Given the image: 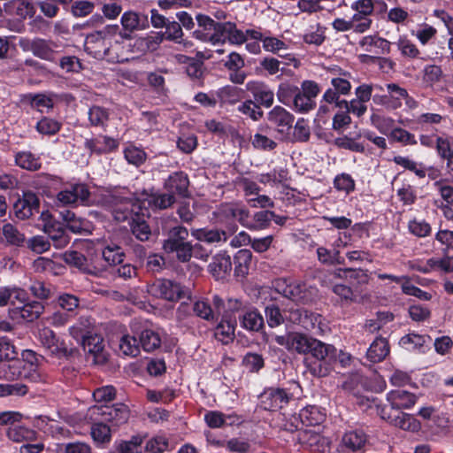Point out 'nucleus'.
<instances>
[{
  "label": "nucleus",
  "mask_w": 453,
  "mask_h": 453,
  "mask_svg": "<svg viewBox=\"0 0 453 453\" xmlns=\"http://www.w3.org/2000/svg\"><path fill=\"white\" fill-rule=\"evenodd\" d=\"M196 19L199 28L193 32V36L201 42L218 45L227 41L231 44L241 45L247 41L246 34L234 22H217L205 14H197Z\"/></svg>",
  "instance_id": "obj_1"
},
{
  "label": "nucleus",
  "mask_w": 453,
  "mask_h": 453,
  "mask_svg": "<svg viewBox=\"0 0 453 453\" xmlns=\"http://www.w3.org/2000/svg\"><path fill=\"white\" fill-rule=\"evenodd\" d=\"M274 341L288 351L297 354H311L314 358L323 357H332L334 353V346L326 344L319 340L310 337L304 334L292 332L285 335H276Z\"/></svg>",
  "instance_id": "obj_2"
},
{
  "label": "nucleus",
  "mask_w": 453,
  "mask_h": 453,
  "mask_svg": "<svg viewBox=\"0 0 453 453\" xmlns=\"http://www.w3.org/2000/svg\"><path fill=\"white\" fill-rule=\"evenodd\" d=\"M188 238V231L186 227L173 226L169 229L167 237L163 242L162 249L167 254L175 253L178 261L188 262L193 256V246Z\"/></svg>",
  "instance_id": "obj_3"
},
{
  "label": "nucleus",
  "mask_w": 453,
  "mask_h": 453,
  "mask_svg": "<svg viewBox=\"0 0 453 453\" xmlns=\"http://www.w3.org/2000/svg\"><path fill=\"white\" fill-rule=\"evenodd\" d=\"M0 380H25L29 382H39L42 380V375L33 363L16 358L0 361Z\"/></svg>",
  "instance_id": "obj_4"
},
{
  "label": "nucleus",
  "mask_w": 453,
  "mask_h": 453,
  "mask_svg": "<svg viewBox=\"0 0 453 453\" xmlns=\"http://www.w3.org/2000/svg\"><path fill=\"white\" fill-rule=\"evenodd\" d=\"M275 288L283 296L303 304L311 303L319 296L318 288L304 282L293 281L287 283L285 280H279L275 283Z\"/></svg>",
  "instance_id": "obj_5"
},
{
  "label": "nucleus",
  "mask_w": 453,
  "mask_h": 453,
  "mask_svg": "<svg viewBox=\"0 0 453 453\" xmlns=\"http://www.w3.org/2000/svg\"><path fill=\"white\" fill-rule=\"evenodd\" d=\"M118 26H107L104 29L93 32L86 36L85 51L96 59H105L108 46V36L115 34Z\"/></svg>",
  "instance_id": "obj_6"
},
{
  "label": "nucleus",
  "mask_w": 453,
  "mask_h": 453,
  "mask_svg": "<svg viewBox=\"0 0 453 453\" xmlns=\"http://www.w3.org/2000/svg\"><path fill=\"white\" fill-rule=\"evenodd\" d=\"M92 415L98 417L105 423H110L111 426H119L127 421L129 410L123 403L101 405L92 409Z\"/></svg>",
  "instance_id": "obj_7"
},
{
  "label": "nucleus",
  "mask_w": 453,
  "mask_h": 453,
  "mask_svg": "<svg viewBox=\"0 0 453 453\" xmlns=\"http://www.w3.org/2000/svg\"><path fill=\"white\" fill-rule=\"evenodd\" d=\"M150 292L160 298L174 302L189 295L188 290L179 283L166 280L158 279L150 287Z\"/></svg>",
  "instance_id": "obj_8"
},
{
  "label": "nucleus",
  "mask_w": 453,
  "mask_h": 453,
  "mask_svg": "<svg viewBox=\"0 0 453 453\" xmlns=\"http://www.w3.org/2000/svg\"><path fill=\"white\" fill-rule=\"evenodd\" d=\"M38 340L47 355L61 357L67 353L64 342L49 327H43L39 330Z\"/></svg>",
  "instance_id": "obj_9"
},
{
  "label": "nucleus",
  "mask_w": 453,
  "mask_h": 453,
  "mask_svg": "<svg viewBox=\"0 0 453 453\" xmlns=\"http://www.w3.org/2000/svg\"><path fill=\"white\" fill-rule=\"evenodd\" d=\"M225 309V302L219 296L212 297V306L208 301L198 300L193 304L194 313L207 321H215Z\"/></svg>",
  "instance_id": "obj_10"
},
{
  "label": "nucleus",
  "mask_w": 453,
  "mask_h": 453,
  "mask_svg": "<svg viewBox=\"0 0 453 453\" xmlns=\"http://www.w3.org/2000/svg\"><path fill=\"white\" fill-rule=\"evenodd\" d=\"M268 121L282 137H287L293 127L295 117L281 106H274L267 114Z\"/></svg>",
  "instance_id": "obj_11"
},
{
  "label": "nucleus",
  "mask_w": 453,
  "mask_h": 453,
  "mask_svg": "<svg viewBox=\"0 0 453 453\" xmlns=\"http://www.w3.org/2000/svg\"><path fill=\"white\" fill-rule=\"evenodd\" d=\"M89 191L85 184H72L57 195V202L64 206L85 202L89 197Z\"/></svg>",
  "instance_id": "obj_12"
},
{
  "label": "nucleus",
  "mask_w": 453,
  "mask_h": 453,
  "mask_svg": "<svg viewBox=\"0 0 453 453\" xmlns=\"http://www.w3.org/2000/svg\"><path fill=\"white\" fill-rule=\"evenodd\" d=\"M289 401L288 394L281 388L265 389L260 395V406L266 411L281 409Z\"/></svg>",
  "instance_id": "obj_13"
},
{
  "label": "nucleus",
  "mask_w": 453,
  "mask_h": 453,
  "mask_svg": "<svg viewBox=\"0 0 453 453\" xmlns=\"http://www.w3.org/2000/svg\"><path fill=\"white\" fill-rule=\"evenodd\" d=\"M38 210L39 199L31 191L24 192L22 197H19L13 204L14 213L19 219L30 218L35 212H38Z\"/></svg>",
  "instance_id": "obj_14"
},
{
  "label": "nucleus",
  "mask_w": 453,
  "mask_h": 453,
  "mask_svg": "<svg viewBox=\"0 0 453 453\" xmlns=\"http://www.w3.org/2000/svg\"><path fill=\"white\" fill-rule=\"evenodd\" d=\"M298 439L304 447L314 452L326 453L329 449V440L312 429L300 432Z\"/></svg>",
  "instance_id": "obj_15"
},
{
  "label": "nucleus",
  "mask_w": 453,
  "mask_h": 453,
  "mask_svg": "<svg viewBox=\"0 0 453 453\" xmlns=\"http://www.w3.org/2000/svg\"><path fill=\"white\" fill-rule=\"evenodd\" d=\"M237 231L236 224L227 226V230L222 229H197L193 234L200 242L207 243L226 242L229 236Z\"/></svg>",
  "instance_id": "obj_16"
},
{
  "label": "nucleus",
  "mask_w": 453,
  "mask_h": 453,
  "mask_svg": "<svg viewBox=\"0 0 453 453\" xmlns=\"http://www.w3.org/2000/svg\"><path fill=\"white\" fill-rule=\"evenodd\" d=\"M118 140L107 136L98 135L95 138L86 139L84 147L90 151L91 154L103 155L115 151L119 148Z\"/></svg>",
  "instance_id": "obj_17"
},
{
  "label": "nucleus",
  "mask_w": 453,
  "mask_h": 453,
  "mask_svg": "<svg viewBox=\"0 0 453 453\" xmlns=\"http://www.w3.org/2000/svg\"><path fill=\"white\" fill-rule=\"evenodd\" d=\"M24 50H30L34 56L46 60L54 62V50L50 47L49 42L42 38H35L32 41L27 40L20 42Z\"/></svg>",
  "instance_id": "obj_18"
},
{
  "label": "nucleus",
  "mask_w": 453,
  "mask_h": 453,
  "mask_svg": "<svg viewBox=\"0 0 453 453\" xmlns=\"http://www.w3.org/2000/svg\"><path fill=\"white\" fill-rule=\"evenodd\" d=\"M208 270L216 280L225 279L232 270L230 256L226 252L218 253L212 257V261L208 265Z\"/></svg>",
  "instance_id": "obj_19"
},
{
  "label": "nucleus",
  "mask_w": 453,
  "mask_h": 453,
  "mask_svg": "<svg viewBox=\"0 0 453 453\" xmlns=\"http://www.w3.org/2000/svg\"><path fill=\"white\" fill-rule=\"evenodd\" d=\"M82 347L85 352L93 356V362L103 364L106 357L104 353L103 338L97 334L88 335L82 340Z\"/></svg>",
  "instance_id": "obj_20"
},
{
  "label": "nucleus",
  "mask_w": 453,
  "mask_h": 453,
  "mask_svg": "<svg viewBox=\"0 0 453 453\" xmlns=\"http://www.w3.org/2000/svg\"><path fill=\"white\" fill-rule=\"evenodd\" d=\"M120 21L123 29L129 33L143 30L149 27L147 15L132 11L124 12Z\"/></svg>",
  "instance_id": "obj_21"
},
{
  "label": "nucleus",
  "mask_w": 453,
  "mask_h": 453,
  "mask_svg": "<svg viewBox=\"0 0 453 453\" xmlns=\"http://www.w3.org/2000/svg\"><path fill=\"white\" fill-rule=\"evenodd\" d=\"M387 399L395 411L410 409L417 402V397L414 394L402 389L390 391L387 395Z\"/></svg>",
  "instance_id": "obj_22"
},
{
  "label": "nucleus",
  "mask_w": 453,
  "mask_h": 453,
  "mask_svg": "<svg viewBox=\"0 0 453 453\" xmlns=\"http://www.w3.org/2000/svg\"><path fill=\"white\" fill-rule=\"evenodd\" d=\"M188 175L183 172H176L171 174L165 182V188L171 193H176L183 197L188 196Z\"/></svg>",
  "instance_id": "obj_23"
},
{
  "label": "nucleus",
  "mask_w": 453,
  "mask_h": 453,
  "mask_svg": "<svg viewBox=\"0 0 453 453\" xmlns=\"http://www.w3.org/2000/svg\"><path fill=\"white\" fill-rule=\"evenodd\" d=\"M359 46L364 50L377 55L388 54L390 51V42L376 35L364 36L359 42Z\"/></svg>",
  "instance_id": "obj_24"
},
{
  "label": "nucleus",
  "mask_w": 453,
  "mask_h": 453,
  "mask_svg": "<svg viewBox=\"0 0 453 453\" xmlns=\"http://www.w3.org/2000/svg\"><path fill=\"white\" fill-rule=\"evenodd\" d=\"M389 354V345L386 338L377 337L366 352L367 358L372 363L381 362Z\"/></svg>",
  "instance_id": "obj_25"
},
{
  "label": "nucleus",
  "mask_w": 453,
  "mask_h": 453,
  "mask_svg": "<svg viewBox=\"0 0 453 453\" xmlns=\"http://www.w3.org/2000/svg\"><path fill=\"white\" fill-rule=\"evenodd\" d=\"M44 307L40 302H32L24 303L21 307H17L14 311V317L20 318L24 321L31 322L39 318L42 313Z\"/></svg>",
  "instance_id": "obj_26"
},
{
  "label": "nucleus",
  "mask_w": 453,
  "mask_h": 453,
  "mask_svg": "<svg viewBox=\"0 0 453 453\" xmlns=\"http://www.w3.org/2000/svg\"><path fill=\"white\" fill-rule=\"evenodd\" d=\"M367 441V436L362 430H350L342 438V445L345 449L356 451L361 449Z\"/></svg>",
  "instance_id": "obj_27"
},
{
  "label": "nucleus",
  "mask_w": 453,
  "mask_h": 453,
  "mask_svg": "<svg viewBox=\"0 0 453 453\" xmlns=\"http://www.w3.org/2000/svg\"><path fill=\"white\" fill-rule=\"evenodd\" d=\"M27 298L26 291L19 288H0V306H5L9 303L15 305L16 302L24 303Z\"/></svg>",
  "instance_id": "obj_28"
},
{
  "label": "nucleus",
  "mask_w": 453,
  "mask_h": 453,
  "mask_svg": "<svg viewBox=\"0 0 453 453\" xmlns=\"http://www.w3.org/2000/svg\"><path fill=\"white\" fill-rule=\"evenodd\" d=\"M130 44L125 45L124 42L114 41L108 42L107 53L105 60L110 63H124L128 61V57L126 56V52L128 50Z\"/></svg>",
  "instance_id": "obj_29"
},
{
  "label": "nucleus",
  "mask_w": 453,
  "mask_h": 453,
  "mask_svg": "<svg viewBox=\"0 0 453 453\" xmlns=\"http://www.w3.org/2000/svg\"><path fill=\"white\" fill-rule=\"evenodd\" d=\"M235 320L222 318L214 331L215 338L223 344H228L234 341L235 331Z\"/></svg>",
  "instance_id": "obj_30"
},
{
  "label": "nucleus",
  "mask_w": 453,
  "mask_h": 453,
  "mask_svg": "<svg viewBox=\"0 0 453 453\" xmlns=\"http://www.w3.org/2000/svg\"><path fill=\"white\" fill-rule=\"evenodd\" d=\"M88 119L91 127L105 129L108 127L110 113L106 108L94 105L88 111Z\"/></svg>",
  "instance_id": "obj_31"
},
{
  "label": "nucleus",
  "mask_w": 453,
  "mask_h": 453,
  "mask_svg": "<svg viewBox=\"0 0 453 453\" xmlns=\"http://www.w3.org/2000/svg\"><path fill=\"white\" fill-rule=\"evenodd\" d=\"M248 88L251 91L255 101H257L259 104L269 108L273 105L274 101V94L273 92L263 83L256 84L252 87H248Z\"/></svg>",
  "instance_id": "obj_32"
},
{
  "label": "nucleus",
  "mask_w": 453,
  "mask_h": 453,
  "mask_svg": "<svg viewBox=\"0 0 453 453\" xmlns=\"http://www.w3.org/2000/svg\"><path fill=\"white\" fill-rule=\"evenodd\" d=\"M139 342L146 352H150L161 346L162 340L157 331L143 329L139 334Z\"/></svg>",
  "instance_id": "obj_33"
},
{
  "label": "nucleus",
  "mask_w": 453,
  "mask_h": 453,
  "mask_svg": "<svg viewBox=\"0 0 453 453\" xmlns=\"http://www.w3.org/2000/svg\"><path fill=\"white\" fill-rule=\"evenodd\" d=\"M15 163L18 166L28 171H37L42 167L40 157L30 151L18 152L15 155Z\"/></svg>",
  "instance_id": "obj_34"
},
{
  "label": "nucleus",
  "mask_w": 453,
  "mask_h": 453,
  "mask_svg": "<svg viewBox=\"0 0 453 453\" xmlns=\"http://www.w3.org/2000/svg\"><path fill=\"white\" fill-rule=\"evenodd\" d=\"M252 260V253L250 250L242 249L236 252L234 257V273L236 276H245Z\"/></svg>",
  "instance_id": "obj_35"
},
{
  "label": "nucleus",
  "mask_w": 453,
  "mask_h": 453,
  "mask_svg": "<svg viewBox=\"0 0 453 453\" xmlns=\"http://www.w3.org/2000/svg\"><path fill=\"white\" fill-rule=\"evenodd\" d=\"M111 429L101 418L91 426V436L96 444H106L111 440Z\"/></svg>",
  "instance_id": "obj_36"
},
{
  "label": "nucleus",
  "mask_w": 453,
  "mask_h": 453,
  "mask_svg": "<svg viewBox=\"0 0 453 453\" xmlns=\"http://www.w3.org/2000/svg\"><path fill=\"white\" fill-rule=\"evenodd\" d=\"M300 418L307 426H316L325 419V414L317 406H307L300 411Z\"/></svg>",
  "instance_id": "obj_37"
},
{
  "label": "nucleus",
  "mask_w": 453,
  "mask_h": 453,
  "mask_svg": "<svg viewBox=\"0 0 453 453\" xmlns=\"http://www.w3.org/2000/svg\"><path fill=\"white\" fill-rule=\"evenodd\" d=\"M240 323L243 328L257 332L264 326V319L258 311L251 310L240 317Z\"/></svg>",
  "instance_id": "obj_38"
},
{
  "label": "nucleus",
  "mask_w": 453,
  "mask_h": 453,
  "mask_svg": "<svg viewBox=\"0 0 453 453\" xmlns=\"http://www.w3.org/2000/svg\"><path fill=\"white\" fill-rule=\"evenodd\" d=\"M339 277H344L353 286H363L368 283L369 276L365 271L362 269H339Z\"/></svg>",
  "instance_id": "obj_39"
},
{
  "label": "nucleus",
  "mask_w": 453,
  "mask_h": 453,
  "mask_svg": "<svg viewBox=\"0 0 453 453\" xmlns=\"http://www.w3.org/2000/svg\"><path fill=\"white\" fill-rule=\"evenodd\" d=\"M7 436L10 440L15 442H21L23 441L34 440L35 433L32 429L17 424L9 426L7 430Z\"/></svg>",
  "instance_id": "obj_40"
},
{
  "label": "nucleus",
  "mask_w": 453,
  "mask_h": 453,
  "mask_svg": "<svg viewBox=\"0 0 453 453\" xmlns=\"http://www.w3.org/2000/svg\"><path fill=\"white\" fill-rule=\"evenodd\" d=\"M370 122L380 134L387 136L394 129L395 120L389 116L372 112L370 117Z\"/></svg>",
  "instance_id": "obj_41"
},
{
  "label": "nucleus",
  "mask_w": 453,
  "mask_h": 453,
  "mask_svg": "<svg viewBox=\"0 0 453 453\" xmlns=\"http://www.w3.org/2000/svg\"><path fill=\"white\" fill-rule=\"evenodd\" d=\"M392 425L410 432H418L420 429V423L418 420L408 413L400 411L397 412Z\"/></svg>",
  "instance_id": "obj_42"
},
{
  "label": "nucleus",
  "mask_w": 453,
  "mask_h": 453,
  "mask_svg": "<svg viewBox=\"0 0 453 453\" xmlns=\"http://www.w3.org/2000/svg\"><path fill=\"white\" fill-rule=\"evenodd\" d=\"M119 350L126 356L136 357L140 353V342L135 336L124 334L119 340Z\"/></svg>",
  "instance_id": "obj_43"
},
{
  "label": "nucleus",
  "mask_w": 453,
  "mask_h": 453,
  "mask_svg": "<svg viewBox=\"0 0 453 453\" xmlns=\"http://www.w3.org/2000/svg\"><path fill=\"white\" fill-rule=\"evenodd\" d=\"M308 371L315 377H326L334 369L332 361L326 357L316 358L307 365Z\"/></svg>",
  "instance_id": "obj_44"
},
{
  "label": "nucleus",
  "mask_w": 453,
  "mask_h": 453,
  "mask_svg": "<svg viewBox=\"0 0 453 453\" xmlns=\"http://www.w3.org/2000/svg\"><path fill=\"white\" fill-rule=\"evenodd\" d=\"M116 199L119 201V204L117 203L116 208L113 210L114 218L118 221H124L132 217L134 207L133 201L126 197H118Z\"/></svg>",
  "instance_id": "obj_45"
},
{
  "label": "nucleus",
  "mask_w": 453,
  "mask_h": 453,
  "mask_svg": "<svg viewBox=\"0 0 453 453\" xmlns=\"http://www.w3.org/2000/svg\"><path fill=\"white\" fill-rule=\"evenodd\" d=\"M299 88L290 83H280L279 85L276 96L278 100L286 106H291V104L296 97Z\"/></svg>",
  "instance_id": "obj_46"
},
{
  "label": "nucleus",
  "mask_w": 453,
  "mask_h": 453,
  "mask_svg": "<svg viewBox=\"0 0 453 453\" xmlns=\"http://www.w3.org/2000/svg\"><path fill=\"white\" fill-rule=\"evenodd\" d=\"M2 234L8 244L12 246H22L25 242V235L11 223L3 226Z\"/></svg>",
  "instance_id": "obj_47"
},
{
  "label": "nucleus",
  "mask_w": 453,
  "mask_h": 453,
  "mask_svg": "<svg viewBox=\"0 0 453 453\" xmlns=\"http://www.w3.org/2000/svg\"><path fill=\"white\" fill-rule=\"evenodd\" d=\"M104 259L111 265L121 264L125 257L123 249L114 243H111L104 247L102 251Z\"/></svg>",
  "instance_id": "obj_48"
},
{
  "label": "nucleus",
  "mask_w": 453,
  "mask_h": 453,
  "mask_svg": "<svg viewBox=\"0 0 453 453\" xmlns=\"http://www.w3.org/2000/svg\"><path fill=\"white\" fill-rule=\"evenodd\" d=\"M318 259L320 263L327 265H342L344 258L341 257L340 251L337 250H330L325 247H319L317 249Z\"/></svg>",
  "instance_id": "obj_49"
},
{
  "label": "nucleus",
  "mask_w": 453,
  "mask_h": 453,
  "mask_svg": "<svg viewBox=\"0 0 453 453\" xmlns=\"http://www.w3.org/2000/svg\"><path fill=\"white\" fill-rule=\"evenodd\" d=\"M234 207L235 203H221L213 212L217 221L220 224H234Z\"/></svg>",
  "instance_id": "obj_50"
},
{
  "label": "nucleus",
  "mask_w": 453,
  "mask_h": 453,
  "mask_svg": "<svg viewBox=\"0 0 453 453\" xmlns=\"http://www.w3.org/2000/svg\"><path fill=\"white\" fill-rule=\"evenodd\" d=\"M59 216L66 223L67 227L73 233H81L84 228L83 219L81 218H78L73 211L68 209H63L59 211Z\"/></svg>",
  "instance_id": "obj_51"
},
{
  "label": "nucleus",
  "mask_w": 453,
  "mask_h": 453,
  "mask_svg": "<svg viewBox=\"0 0 453 453\" xmlns=\"http://www.w3.org/2000/svg\"><path fill=\"white\" fill-rule=\"evenodd\" d=\"M289 107L296 112L303 114L312 111L316 107V102L305 96L299 89Z\"/></svg>",
  "instance_id": "obj_52"
},
{
  "label": "nucleus",
  "mask_w": 453,
  "mask_h": 453,
  "mask_svg": "<svg viewBox=\"0 0 453 453\" xmlns=\"http://www.w3.org/2000/svg\"><path fill=\"white\" fill-rule=\"evenodd\" d=\"M275 217L274 211H259L253 215V221H250V230H262L269 226L273 218Z\"/></svg>",
  "instance_id": "obj_53"
},
{
  "label": "nucleus",
  "mask_w": 453,
  "mask_h": 453,
  "mask_svg": "<svg viewBox=\"0 0 453 453\" xmlns=\"http://www.w3.org/2000/svg\"><path fill=\"white\" fill-rule=\"evenodd\" d=\"M170 450L168 438L165 435H156L150 438L145 445V451L149 453H164Z\"/></svg>",
  "instance_id": "obj_54"
},
{
  "label": "nucleus",
  "mask_w": 453,
  "mask_h": 453,
  "mask_svg": "<svg viewBox=\"0 0 453 453\" xmlns=\"http://www.w3.org/2000/svg\"><path fill=\"white\" fill-rule=\"evenodd\" d=\"M145 268L150 273H160L166 268L165 258L160 254L150 253L145 259Z\"/></svg>",
  "instance_id": "obj_55"
},
{
  "label": "nucleus",
  "mask_w": 453,
  "mask_h": 453,
  "mask_svg": "<svg viewBox=\"0 0 453 453\" xmlns=\"http://www.w3.org/2000/svg\"><path fill=\"white\" fill-rule=\"evenodd\" d=\"M392 142H400L403 145H416L415 135L402 127H394L388 136Z\"/></svg>",
  "instance_id": "obj_56"
},
{
  "label": "nucleus",
  "mask_w": 453,
  "mask_h": 453,
  "mask_svg": "<svg viewBox=\"0 0 453 453\" xmlns=\"http://www.w3.org/2000/svg\"><path fill=\"white\" fill-rule=\"evenodd\" d=\"M386 87L391 100V108L400 107L402 100L408 97L407 90L395 83H388Z\"/></svg>",
  "instance_id": "obj_57"
},
{
  "label": "nucleus",
  "mask_w": 453,
  "mask_h": 453,
  "mask_svg": "<svg viewBox=\"0 0 453 453\" xmlns=\"http://www.w3.org/2000/svg\"><path fill=\"white\" fill-rule=\"evenodd\" d=\"M46 232L57 249H63L69 243V237L60 226L57 228L54 226H47Z\"/></svg>",
  "instance_id": "obj_58"
},
{
  "label": "nucleus",
  "mask_w": 453,
  "mask_h": 453,
  "mask_svg": "<svg viewBox=\"0 0 453 453\" xmlns=\"http://www.w3.org/2000/svg\"><path fill=\"white\" fill-rule=\"evenodd\" d=\"M239 112L250 117L252 120H258L263 117V111L259 104L252 100H246L238 105Z\"/></svg>",
  "instance_id": "obj_59"
},
{
  "label": "nucleus",
  "mask_w": 453,
  "mask_h": 453,
  "mask_svg": "<svg viewBox=\"0 0 453 453\" xmlns=\"http://www.w3.org/2000/svg\"><path fill=\"white\" fill-rule=\"evenodd\" d=\"M425 342V336L412 333L403 336L400 339L399 344L407 350H416L422 348Z\"/></svg>",
  "instance_id": "obj_60"
},
{
  "label": "nucleus",
  "mask_w": 453,
  "mask_h": 453,
  "mask_svg": "<svg viewBox=\"0 0 453 453\" xmlns=\"http://www.w3.org/2000/svg\"><path fill=\"white\" fill-rule=\"evenodd\" d=\"M124 157L129 164L135 166L142 165L147 158L146 153L142 149L134 146L125 149Z\"/></svg>",
  "instance_id": "obj_61"
},
{
  "label": "nucleus",
  "mask_w": 453,
  "mask_h": 453,
  "mask_svg": "<svg viewBox=\"0 0 453 453\" xmlns=\"http://www.w3.org/2000/svg\"><path fill=\"white\" fill-rule=\"evenodd\" d=\"M60 127V123L57 120L44 117L37 122L35 127L36 130L42 134L52 135L59 131Z\"/></svg>",
  "instance_id": "obj_62"
},
{
  "label": "nucleus",
  "mask_w": 453,
  "mask_h": 453,
  "mask_svg": "<svg viewBox=\"0 0 453 453\" xmlns=\"http://www.w3.org/2000/svg\"><path fill=\"white\" fill-rule=\"evenodd\" d=\"M251 144L256 150L264 151H271L277 147L275 141L259 133L251 137Z\"/></svg>",
  "instance_id": "obj_63"
},
{
  "label": "nucleus",
  "mask_w": 453,
  "mask_h": 453,
  "mask_svg": "<svg viewBox=\"0 0 453 453\" xmlns=\"http://www.w3.org/2000/svg\"><path fill=\"white\" fill-rule=\"evenodd\" d=\"M142 438L133 436L129 441H121L117 447L118 453H141Z\"/></svg>",
  "instance_id": "obj_64"
}]
</instances>
